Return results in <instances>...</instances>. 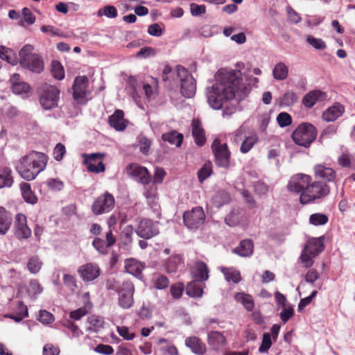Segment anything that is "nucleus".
I'll return each instance as SVG.
<instances>
[{"label": "nucleus", "mask_w": 355, "mask_h": 355, "mask_svg": "<svg viewBox=\"0 0 355 355\" xmlns=\"http://www.w3.org/2000/svg\"><path fill=\"white\" fill-rule=\"evenodd\" d=\"M60 349L52 344H46L43 348V355H59Z\"/></svg>", "instance_id": "obj_64"}, {"label": "nucleus", "mask_w": 355, "mask_h": 355, "mask_svg": "<svg viewBox=\"0 0 355 355\" xmlns=\"http://www.w3.org/2000/svg\"><path fill=\"white\" fill-rule=\"evenodd\" d=\"M328 220V216L321 213L313 214L309 217V223L315 226L325 225Z\"/></svg>", "instance_id": "obj_43"}, {"label": "nucleus", "mask_w": 355, "mask_h": 355, "mask_svg": "<svg viewBox=\"0 0 355 355\" xmlns=\"http://www.w3.org/2000/svg\"><path fill=\"white\" fill-rule=\"evenodd\" d=\"M272 345L271 336L269 333L263 334L261 344L259 348V352L261 354L268 352Z\"/></svg>", "instance_id": "obj_49"}, {"label": "nucleus", "mask_w": 355, "mask_h": 355, "mask_svg": "<svg viewBox=\"0 0 355 355\" xmlns=\"http://www.w3.org/2000/svg\"><path fill=\"white\" fill-rule=\"evenodd\" d=\"M0 58L12 64L17 62L15 55L12 56V51L3 46H0Z\"/></svg>", "instance_id": "obj_46"}, {"label": "nucleus", "mask_w": 355, "mask_h": 355, "mask_svg": "<svg viewBox=\"0 0 355 355\" xmlns=\"http://www.w3.org/2000/svg\"><path fill=\"white\" fill-rule=\"evenodd\" d=\"M295 144L309 148L317 137V130L309 123L300 124L291 135Z\"/></svg>", "instance_id": "obj_4"}, {"label": "nucleus", "mask_w": 355, "mask_h": 355, "mask_svg": "<svg viewBox=\"0 0 355 355\" xmlns=\"http://www.w3.org/2000/svg\"><path fill=\"white\" fill-rule=\"evenodd\" d=\"M232 252L240 257H251L254 252V242L249 239L242 240L239 245L233 249Z\"/></svg>", "instance_id": "obj_24"}, {"label": "nucleus", "mask_w": 355, "mask_h": 355, "mask_svg": "<svg viewBox=\"0 0 355 355\" xmlns=\"http://www.w3.org/2000/svg\"><path fill=\"white\" fill-rule=\"evenodd\" d=\"M211 201L214 206L220 208L223 205L230 202V196L225 191H219L214 196Z\"/></svg>", "instance_id": "obj_37"}, {"label": "nucleus", "mask_w": 355, "mask_h": 355, "mask_svg": "<svg viewBox=\"0 0 355 355\" xmlns=\"http://www.w3.org/2000/svg\"><path fill=\"white\" fill-rule=\"evenodd\" d=\"M288 69L287 66L283 62L277 63L272 70L274 78L278 80H285L288 76Z\"/></svg>", "instance_id": "obj_38"}, {"label": "nucleus", "mask_w": 355, "mask_h": 355, "mask_svg": "<svg viewBox=\"0 0 355 355\" xmlns=\"http://www.w3.org/2000/svg\"><path fill=\"white\" fill-rule=\"evenodd\" d=\"M47 162L48 157L44 153L32 151L19 159L16 169L23 179L31 181L44 170Z\"/></svg>", "instance_id": "obj_2"}, {"label": "nucleus", "mask_w": 355, "mask_h": 355, "mask_svg": "<svg viewBox=\"0 0 355 355\" xmlns=\"http://www.w3.org/2000/svg\"><path fill=\"white\" fill-rule=\"evenodd\" d=\"M182 257L180 255H173L166 261L165 267L168 273H174L178 270V266L182 263Z\"/></svg>", "instance_id": "obj_40"}, {"label": "nucleus", "mask_w": 355, "mask_h": 355, "mask_svg": "<svg viewBox=\"0 0 355 355\" xmlns=\"http://www.w3.org/2000/svg\"><path fill=\"white\" fill-rule=\"evenodd\" d=\"M293 315L294 310L291 306L283 307V311L280 313V318L284 324Z\"/></svg>", "instance_id": "obj_63"}, {"label": "nucleus", "mask_w": 355, "mask_h": 355, "mask_svg": "<svg viewBox=\"0 0 355 355\" xmlns=\"http://www.w3.org/2000/svg\"><path fill=\"white\" fill-rule=\"evenodd\" d=\"M86 164L87 165V169L89 172L98 173L103 172L105 170V166L102 161H99L97 164L87 162Z\"/></svg>", "instance_id": "obj_59"}, {"label": "nucleus", "mask_w": 355, "mask_h": 355, "mask_svg": "<svg viewBox=\"0 0 355 355\" xmlns=\"http://www.w3.org/2000/svg\"><path fill=\"white\" fill-rule=\"evenodd\" d=\"M12 184L13 178L11 169L8 167L0 169V189L10 187Z\"/></svg>", "instance_id": "obj_35"}, {"label": "nucleus", "mask_w": 355, "mask_h": 355, "mask_svg": "<svg viewBox=\"0 0 355 355\" xmlns=\"http://www.w3.org/2000/svg\"><path fill=\"white\" fill-rule=\"evenodd\" d=\"M127 173L137 180L142 184H148L151 181V175L148 169L136 163H132L126 167Z\"/></svg>", "instance_id": "obj_12"}, {"label": "nucleus", "mask_w": 355, "mask_h": 355, "mask_svg": "<svg viewBox=\"0 0 355 355\" xmlns=\"http://www.w3.org/2000/svg\"><path fill=\"white\" fill-rule=\"evenodd\" d=\"M12 89L15 94L27 93L30 89V86L27 83L21 81L19 83L15 84L12 87Z\"/></svg>", "instance_id": "obj_57"}, {"label": "nucleus", "mask_w": 355, "mask_h": 355, "mask_svg": "<svg viewBox=\"0 0 355 355\" xmlns=\"http://www.w3.org/2000/svg\"><path fill=\"white\" fill-rule=\"evenodd\" d=\"M162 138L163 141L175 145L177 147H180L182 143L184 136L182 134L173 130L163 134Z\"/></svg>", "instance_id": "obj_33"}, {"label": "nucleus", "mask_w": 355, "mask_h": 355, "mask_svg": "<svg viewBox=\"0 0 355 355\" xmlns=\"http://www.w3.org/2000/svg\"><path fill=\"white\" fill-rule=\"evenodd\" d=\"M65 153V146L61 143L57 144L53 152L54 159L57 161H61Z\"/></svg>", "instance_id": "obj_54"}, {"label": "nucleus", "mask_w": 355, "mask_h": 355, "mask_svg": "<svg viewBox=\"0 0 355 355\" xmlns=\"http://www.w3.org/2000/svg\"><path fill=\"white\" fill-rule=\"evenodd\" d=\"M185 345L196 354L203 355L207 352L206 345L197 336H189L185 339Z\"/></svg>", "instance_id": "obj_21"}, {"label": "nucleus", "mask_w": 355, "mask_h": 355, "mask_svg": "<svg viewBox=\"0 0 355 355\" xmlns=\"http://www.w3.org/2000/svg\"><path fill=\"white\" fill-rule=\"evenodd\" d=\"M328 95L326 92L315 89L310 91L302 98V104L306 108H311L318 101H325Z\"/></svg>", "instance_id": "obj_19"}, {"label": "nucleus", "mask_w": 355, "mask_h": 355, "mask_svg": "<svg viewBox=\"0 0 355 355\" xmlns=\"http://www.w3.org/2000/svg\"><path fill=\"white\" fill-rule=\"evenodd\" d=\"M125 269L127 272L136 277L141 275L144 266L141 263L135 259H126L125 261Z\"/></svg>", "instance_id": "obj_30"}, {"label": "nucleus", "mask_w": 355, "mask_h": 355, "mask_svg": "<svg viewBox=\"0 0 355 355\" xmlns=\"http://www.w3.org/2000/svg\"><path fill=\"white\" fill-rule=\"evenodd\" d=\"M234 299L241 302L246 310L250 311L254 307V302L252 295L244 293H237L234 295Z\"/></svg>", "instance_id": "obj_34"}, {"label": "nucleus", "mask_w": 355, "mask_h": 355, "mask_svg": "<svg viewBox=\"0 0 355 355\" xmlns=\"http://www.w3.org/2000/svg\"><path fill=\"white\" fill-rule=\"evenodd\" d=\"M222 272L227 282L232 281L234 284H238L241 280V274L238 270L233 268H223Z\"/></svg>", "instance_id": "obj_41"}, {"label": "nucleus", "mask_w": 355, "mask_h": 355, "mask_svg": "<svg viewBox=\"0 0 355 355\" xmlns=\"http://www.w3.org/2000/svg\"><path fill=\"white\" fill-rule=\"evenodd\" d=\"M135 287L131 282H124L119 289L118 303L124 309H130L134 304Z\"/></svg>", "instance_id": "obj_11"}, {"label": "nucleus", "mask_w": 355, "mask_h": 355, "mask_svg": "<svg viewBox=\"0 0 355 355\" xmlns=\"http://www.w3.org/2000/svg\"><path fill=\"white\" fill-rule=\"evenodd\" d=\"M15 236L19 239H27L31 237L32 232L27 225L26 216L23 214H17L15 221Z\"/></svg>", "instance_id": "obj_16"}, {"label": "nucleus", "mask_w": 355, "mask_h": 355, "mask_svg": "<svg viewBox=\"0 0 355 355\" xmlns=\"http://www.w3.org/2000/svg\"><path fill=\"white\" fill-rule=\"evenodd\" d=\"M344 112L345 107L340 103H335L322 113V118L327 122L334 121L342 116Z\"/></svg>", "instance_id": "obj_20"}, {"label": "nucleus", "mask_w": 355, "mask_h": 355, "mask_svg": "<svg viewBox=\"0 0 355 355\" xmlns=\"http://www.w3.org/2000/svg\"><path fill=\"white\" fill-rule=\"evenodd\" d=\"M240 216L237 209H232L230 214L225 217V221L227 225L230 227L236 226L239 223Z\"/></svg>", "instance_id": "obj_47"}, {"label": "nucleus", "mask_w": 355, "mask_h": 355, "mask_svg": "<svg viewBox=\"0 0 355 355\" xmlns=\"http://www.w3.org/2000/svg\"><path fill=\"white\" fill-rule=\"evenodd\" d=\"M258 141L259 137L256 133H252L250 135L245 137L241 143L240 151L243 154L248 153L258 142Z\"/></svg>", "instance_id": "obj_36"}, {"label": "nucleus", "mask_w": 355, "mask_h": 355, "mask_svg": "<svg viewBox=\"0 0 355 355\" xmlns=\"http://www.w3.org/2000/svg\"><path fill=\"white\" fill-rule=\"evenodd\" d=\"M192 136L194 138L195 143L198 146H202L206 142L205 131L202 127L201 122L198 119L192 121Z\"/></svg>", "instance_id": "obj_22"}, {"label": "nucleus", "mask_w": 355, "mask_h": 355, "mask_svg": "<svg viewBox=\"0 0 355 355\" xmlns=\"http://www.w3.org/2000/svg\"><path fill=\"white\" fill-rule=\"evenodd\" d=\"M205 284L194 280L187 285L186 292L188 295L192 297H200L203 294Z\"/></svg>", "instance_id": "obj_29"}, {"label": "nucleus", "mask_w": 355, "mask_h": 355, "mask_svg": "<svg viewBox=\"0 0 355 355\" xmlns=\"http://www.w3.org/2000/svg\"><path fill=\"white\" fill-rule=\"evenodd\" d=\"M11 217L6 209L0 207V234H5L11 225Z\"/></svg>", "instance_id": "obj_32"}, {"label": "nucleus", "mask_w": 355, "mask_h": 355, "mask_svg": "<svg viewBox=\"0 0 355 355\" xmlns=\"http://www.w3.org/2000/svg\"><path fill=\"white\" fill-rule=\"evenodd\" d=\"M177 73L181 81L180 92L182 96L186 98L193 97L196 91V80L187 69L182 66L177 67Z\"/></svg>", "instance_id": "obj_7"}, {"label": "nucleus", "mask_w": 355, "mask_h": 355, "mask_svg": "<svg viewBox=\"0 0 355 355\" xmlns=\"http://www.w3.org/2000/svg\"><path fill=\"white\" fill-rule=\"evenodd\" d=\"M33 49L32 45H25L19 52V62L22 67L40 73L44 70V62L40 55L33 52Z\"/></svg>", "instance_id": "obj_3"}, {"label": "nucleus", "mask_w": 355, "mask_h": 355, "mask_svg": "<svg viewBox=\"0 0 355 355\" xmlns=\"http://www.w3.org/2000/svg\"><path fill=\"white\" fill-rule=\"evenodd\" d=\"M184 289L183 283L178 282L171 286L170 292L174 299H179L182 297Z\"/></svg>", "instance_id": "obj_50"}, {"label": "nucleus", "mask_w": 355, "mask_h": 355, "mask_svg": "<svg viewBox=\"0 0 355 355\" xmlns=\"http://www.w3.org/2000/svg\"><path fill=\"white\" fill-rule=\"evenodd\" d=\"M88 79L86 76H78L73 84V97L78 103H84L88 94Z\"/></svg>", "instance_id": "obj_13"}, {"label": "nucleus", "mask_w": 355, "mask_h": 355, "mask_svg": "<svg viewBox=\"0 0 355 355\" xmlns=\"http://www.w3.org/2000/svg\"><path fill=\"white\" fill-rule=\"evenodd\" d=\"M169 285L168 279L162 275H159L155 280V287L157 289H164Z\"/></svg>", "instance_id": "obj_58"}, {"label": "nucleus", "mask_w": 355, "mask_h": 355, "mask_svg": "<svg viewBox=\"0 0 355 355\" xmlns=\"http://www.w3.org/2000/svg\"><path fill=\"white\" fill-rule=\"evenodd\" d=\"M277 121L280 127H286L291 124L292 117L287 112H281L277 116Z\"/></svg>", "instance_id": "obj_51"}, {"label": "nucleus", "mask_w": 355, "mask_h": 355, "mask_svg": "<svg viewBox=\"0 0 355 355\" xmlns=\"http://www.w3.org/2000/svg\"><path fill=\"white\" fill-rule=\"evenodd\" d=\"M47 185L51 189L59 191L63 189L64 184L58 178H52L47 181Z\"/></svg>", "instance_id": "obj_56"}, {"label": "nucleus", "mask_w": 355, "mask_h": 355, "mask_svg": "<svg viewBox=\"0 0 355 355\" xmlns=\"http://www.w3.org/2000/svg\"><path fill=\"white\" fill-rule=\"evenodd\" d=\"M116 241V236L113 234L112 230H109L105 234V239L96 237L92 241L93 247L101 254H105L107 250L112 247Z\"/></svg>", "instance_id": "obj_14"}, {"label": "nucleus", "mask_w": 355, "mask_h": 355, "mask_svg": "<svg viewBox=\"0 0 355 355\" xmlns=\"http://www.w3.org/2000/svg\"><path fill=\"white\" fill-rule=\"evenodd\" d=\"M51 68V72L55 78L62 80L64 78V70L60 62L57 60L52 61Z\"/></svg>", "instance_id": "obj_44"}, {"label": "nucleus", "mask_w": 355, "mask_h": 355, "mask_svg": "<svg viewBox=\"0 0 355 355\" xmlns=\"http://www.w3.org/2000/svg\"><path fill=\"white\" fill-rule=\"evenodd\" d=\"M193 273L196 281L202 282L207 280L209 278V270L207 266L202 261L196 262Z\"/></svg>", "instance_id": "obj_28"}, {"label": "nucleus", "mask_w": 355, "mask_h": 355, "mask_svg": "<svg viewBox=\"0 0 355 355\" xmlns=\"http://www.w3.org/2000/svg\"><path fill=\"white\" fill-rule=\"evenodd\" d=\"M114 205L115 199L114 196L106 191L95 199L92 205V211L96 216L101 215L112 211Z\"/></svg>", "instance_id": "obj_9"}, {"label": "nucleus", "mask_w": 355, "mask_h": 355, "mask_svg": "<svg viewBox=\"0 0 355 355\" xmlns=\"http://www.w3.org/2000/svg\"><path fill=\"white\" fill-rule=\"evenodd\" d=\"M239 71L220 69L218 73L217 83L208 89L207 101L215 110L225 107L223 115L230 116L236 108L226 106L225 104L235 96L240 84Z\"/></svg>", "instance_id": "obj_1"}, {"label": "nucleus", "mask_w": 355, "mask_h": 355, "mask_svg": "<svg viewBox=\"0 0 355 355\" xmlns=\"http://www.w3.org/2000/svg\"><path fill=\"white\" fill-rule=\"evenodd\" d=\"M313 257H315V256H312V254H309V252L304 248L300 255V260L304 267L309 268L313 264Z\"/></svg>", "instance_id": "obj_53"}, {"label": "nucleus", "mask_w": 355, "mask_h": 355, "mask_svg": "<svg viewBox=\"0 0 355 355\" xmlns=\"http://www.w3.org/2000/svg\"><path fill=\"white\" fill-rule=\"evenodd\" d=\"M317 291H313L309 296L301 299L297 306L298 311L302 312L304 309L312 302L313 299L317 295Z\"/></svg>", "instance_id": "obj_55"}, {"label": "nucleus", "mask_w": 355, "mask_h": 355, "mask_svg": "<svg viewBox=\"0 0 355 355\" xmlns=\"http://www.w3.org/2000/svg\"><path fill=\"white\" fill-rule=\"evenodd\" d=\"M207 342L213 350H218L227 344L226 338L221 332L212 331L208 334Z\"/></svg>", "instance_id": "obj_23"}, {"label": "nucleus", "mask_w": 355, "mask_h": 355, "mask_svg": "<svg viewBox=\"0 0 355 355\" xmlns=\"http://www.w3.org/2000/svg\"><path fill=\"white\" fill-rule=\"evenodd\" d=\"M78 272L84 282H92L100 276L101 270L96 263H87L80 266Z\"/></svg>", "instance_id": "obj_15"}, {"label": "nucleus", "mask_w": 355, "mask_h": 355, "mask_svg": "<svg viewBox=\"0 0 355 355\" xmlns=\"http://www.w3.org/2000/svg\"><path fill=\"white\" fill-rule=\"evenodd\" d=\"M62 325L64 327L70 329L73 336H78L82 333L78 327L70 320H66L63 321Z\"/></svg>", "instance_id": "obj_61"}, {"label": "nucleus", "mask_w": 355, "mask_h": 355, "mask_svg": "<svg viewBox=\"0 0 355 355\" xmlns=\"http://www.w3.org/2000/svg\"><path fill=\"white\" fill-rule=\"evenodd\" d=\"M42 262L36 256L31 257L27 263L28 270L33 274L39 272L42 268Z\"/></svg>", "instance_id": "obj_42"}, {"label": "nucleus", "mask_w": 355, "mask_h": 355, "mask_svg": "<svg viewBox=\"0 0 355 355\" xmlns=\"http://www.w3.org/2000/svg\"><path fill=\"white\" fill-rule=\"evenodd\" d=\"M329 187L324 182L316 181L309 183L308 187L303 191L300 197V202L306 205L310 202L323 198L329 194Z\"/></svg>", "instance_id": "obj_5"}, {"label": "nucleus", "mask_w": 355, "mask_h": 355, "mask_svg": "<svg viewBox=\"0 0 355 355\" xmlns=\"http://www.w3.org/2000/svg\"><path fill=\"white\" fill-rule=\"evenodd\" d=\"M60 90L53 85L45 84L42 87L40 102L45 110H51L58 106Z\"/></svg>", "instance_id": "obj_8"}, {"label": "nucleus", "mask_w": 355, "mask_h": 355, "mask_svg": "<svg viewBox=\"0 0 355 355\" xmlns=\"http://www.w3.org/2000/svg\"><path fill=\"white\" fill-rule=\"evenodd\" d=\"M19 187L22 197L26 202L34 205L37 202V198L32 191L29 183L21 182Z\"/></svg>", "instance_id": "obj_31"}, {"label": "nucleus", "mask_w": 355, "mask_h": 355, "mask_svg": "<svg viewBox=\"0 0 355 355\" xmlns=\"http://www.w3.org/2000/svg\"><path fill=\"white\" fill-rule=\"evenodd\" d=\"M205 214L201 207H196L183 214L184 225L190 230L199 228L205 220Z\"/></svg>", "instance_id": "obj_10"}, {"label": "nucleus", "mask_w": 355, "mask_h": 355, "mask_svg": "<svg viewBox=\"0 0 355 355\" xmlns=\"http://www.w3.org/2000/svg\"><path fill=\"white\" fill-rule=\"evenodd\" d=\"M314 173L316 177L322 178L328 182L334 181L336 177L335 171L323 164H317L315 166Z\"/></svg>", "instance_id": "obj_26"}, {"label": "nucleus", "mask_w": 355, "mask_h": 355, "mask_svg": "<svg viewBox=\"0 0 355 355\" xmlns=\"http://www.w3.org/2000/svg\"><path fill=\"white\" fill-rule=\"evenodd\" d=\"M63 282L64 285L72 291H74V290L77 287L76 280L75 277L71 275H64L63 277Z\"/></svg>", "instance_id": "obj_62"}, {"label": "nucleus", "mask_w": 355, "mask_h": 355, "mask_svg": "<svg viewBox=\"0 0 355 355\" xmlns=\"http://www.w3.org/2000/svg\"><path fill=\"white\" fill-rule=\"evenodd\" d=\"M212 173V164L211 162H207L198 172V178L200 182L210 176Z\"/></svg>", "instance_id": "obj_45"}, {"label": "nucleus", "mask_w": 355, "mask_h": 355, "mask_svg": "<svg viewBox=\"0 0 355 355\" xmlns=\"http://www.w3.org/2000/svg\"><path fill=\"white\" fill-rule=\"evenodd\" d=\"M311 182V176L304 174H297L291 179L287 187L290 191L302 193Z\"/></svg>", "instance_id": "obj_17"}, {"label": "nucleus", "mask_w": 355, "mask_h": 355, "mask_svg": "<svg viewBox=\"0 0 355 355\" xmlns=\"http://www.w3.org/2000/svg\"><path fill=\"white\" fill-rule=\"evenodd\" d=\"M28 291L33 295H37L42 292L43 288L37 280L33 279L29 283Z\"/></svg>", "instance_id": "obj_60"}, {"label": "nucleus", "mask_w": 355, "mask_h": 355, "mask_svg": "<svg viewBox=\"0 0 355 355\" xmlns=\"http://www.w3.org/2000/svg\"><path fill=\"white\" fill-rule=\"evenodd\" d=\"M137 234L139 237L149 239L158 234V230L155 227L152 220L148 219L141 220L137 230Z\"/></svg>", "instance_id": "obj_18"}, {"label": "nucleus", "mask_w": 355, "mask_h": 355, "mask_svg": "<svg viewBox=\"0 0 355 355\" xmlns=\"http://www.w3.org/2000/svg\"><path fill=\"white\" fill-rule=\"evenodd\" d=\"M87 322L89 324L88 327L89 331L97 332L103 327L104 320L101 316L91 315L87 318Z\"/></svg>", "instance_id": "obj_39"}, {"label": "nucleus", "mask_w": 355, "mask_h": 355, "mask_svg": "<svg viewBox=\"0 0 355 355\" xmlns=\"http://www.w3.org/2000/svg\"><path fill=\"white\" fill-rule=\"evenodd\" d=\"M304 248L312 256L316 257L324 249L323 239L322 237L312 238L307 242Z\"/></svg>", "instance_id": "obj_27"}, {"label": "nucleus", "mask_w": 355, "mask_h": 355, "mask_svg": "<svg viewBox=\"0 0 355 355\" xmlns=\"http://www.w3.org/2000/svg\"><path fill=\"white\" fill-rule=\"evenodd\" d=\"M298 101L297 94L292 91H288L284 94L282 97V102L286 106L294 105Z\"/></svg>", "instance_id": "obj_48"}, {"label": "nucleus", "mask_w": 355, "mask_h": 355, "mask_svg": "<svg viewBox=\"0 0 355 355\" xmlns=\"http://www.w3.org/2000/svg\"><path fill=\"white\" fill-rule=\"evenodd\" d=\"M306 42L316 49L323 50L326 48V44L322 39L315 38L311 35H308Z\"/></svg>", "instance_id": "obj_52"}, {"label": "nucleus", "mask_w": 355, "mask_h": 355, "mask_svg": "<svg viewBox=\"0 0 355 355\" xmlns=\"http://www.w3.org/2000/svg\"><path fill=\"white\" fill-rule=\"evenodd\" d=\"M211 150L215 157V164L218 167L228 168L230 166L231 152L227 144H221L218 139L214 140Z\"/></svg>", "instance_id": "obj_6"}, {"label": "nucleus", "mask_w": 355, "mask_h": 355, "mask_svg": "<svg viewBox=\"0 0 355 355\" xmlns=\"http://www.w3.org/2000/svg\"><path fill=\"white\" fill-rule=\"evenodd\" d=\"M110 125L117 131L125 130L127 125L124 119V113L121 110H116L108 119Z\"/></svg>", "instance_id": "obj_25"}]
</instances>
